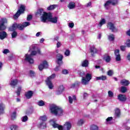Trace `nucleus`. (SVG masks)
<instances>
[{"instance_id": "nucleus-7", "label": "nucleus", "mask_w": 130, "mask_h": 130, "mask_svg": "<svg viewBox=\"0 0 130 130\" xmlns=\"http://www.w3.org/2000/svg\"><path fill=\"white\" fill-rule=\"evenodd\" d=\"M90 80H92V74L87 73L85 75V78L82 79L81 83L83 85H87Z\"/></svg>"}, {"instance_id": "nucleus-23", "label": "nucleus", "mask_w": 130, "mask_h": 130, "mask_svg": "<svg viewBox=\"0 0 130 130\" xmlns=\"http://www.w3.org/2000/svg\"><path fill=\"white\" fill-rule=\"evenodd\" d=\"M120 84L122 85V86H127L128 85H129V81L125 79H123L121 80Z\"/></svg>"}, {"instance_id": "nucleus-21", "label": "nucleus", "mask_w": 130, "mask_h": 130, "mask_svg": "<svg viewBox=\"0 0 130 130\" xmlns=\"http://www.w3.org/2000/svg\"><path fill=\"white\" fill-rule=\"evenodd\" d=\"M110 5H111V4L110 3V1L108 0L106 2L105 4L104 5V7L106 10H109V9H110Z\"/></svg>"}, {"instance_id": "nucleus-24", "label": "nucleus", "mask_w": 130, "mask_h": 130, "mask_svg": "<svg viewBox=\"0 0 130 130\" xmlns=\"http://www.w3.org/2000/svg\"><path fill=\"white\" fill-rule=\"evenodd\" d=\"M68 8H69L70 10H73V9H75V8H76V3L74 2L69 3V5H68Z\"/></svg>"}, {"instance_id": "nucleus-29", "label": "nucleus", "mask_w": 130, "mask_h": 130, "mask_svg": "<svg viewBox=\"0 0 130 130\" xmlns=\"http://www.w3.org/2000/svg\"><path fill=\"white\" fill-rule=\"evenodd\" d=\"M112 6H116L118 4V0H109Z\"/></svg>"}, {"instance_id": "nucleus-9", "label": "nucleus", "mask_w": 130, "mask_h": 130, "mask_svg": "<svg viewBox=\"0 0 130 130\" xmlns=\"http://www.w3.org/2000/svg\"><path fill=\"white\" fill-rule=\"evenodd\" d=\"M48 62L46 60H44L42 62V63H41L39 66V71H42L44 69H48Z\"/></svg>"}, {"instance_id": "nucleus-3", "label": "nucleus", "mask_w": 130, "mask_h": 130, "mask_svg": "<svg viewBox=\"0 0 130 130\" xmlns=\"http://www.w3.org/2000/svg\"><path fill=\"white\" fill-rule=\"evenodd\" d=\"M36 54H37V51L35 50L32 51L30 54H26L25 55V60L30 64L34 63V59L32 58V56L36 55Z\"/></svg>"}, {"instance_id": "nucleus-8", "label": "nucleus", "mask_w": 130, "mask_h": 130, "mask_svg": "<svg viewBox=\"0 0 130 130\" xmlns=\"http://www.w3.org/2000/svg\"><path fill=\"white\" fill-rule=\"evenodd\" d=\"M51 15V13H47L45 12L41 16V21L43 22V23H46V21H47V20H49V18H50Z\"/></svg>"}, {"instance_id": "nucleus-45", "label": "nucleus", "mask_w": 130, "mask_h": 130, "mask_svg": "<svg viewBox=\"0 0 130 130\" xmlns=\"http://www.w3.org/2000/svg\"><path fill=\"white\" fill-rule=\"evenodd\" d=\"M18 126L16 125H12L10 126V129L11 130H16L18 129Z\"/></svg>"}, {"instance_id": "nucleus-15", "label": "nucleus", "mask_w": 130, "mask_h": 130, "mask_svg": "<svg viewBox=\"0 0 130 130\" xmlns=\"http://www.w3.org/2000/svg\"><path fill=\"white\" fill-rule=\"evenodd\" d=\"M25 96L26 99H30L33 96V91L29 90L25 93Z\"/></svg>"}, {"instance_id": "nucleus-14", "label": "nucleus", "mask_w": 130, "mask_h": 130, "mask_svg": "<svg viewBox=\"0 0 130 130\" xmlns=\"http://www.w3.org/2000/svg\"><path fill=\"white\" fill-rule=\"evenodd\" d=\"M103 59L105 60L106 62H110L111 61V57L108 54H105L103 56Z\"/></svg>"}, {"instance_id": "nucleus-11", "label": "nucleus", "mask_w": 130, "mask_h": 130, "mask_svg": "<svg viewBox=\"0 0 130 130\" xmlns=\"http://www.w3.org/2000/svg\"><path fill=\"white\" fill-rule=\"evenodd\" d=\"M44 9L43 8L38 9L37 12H35V16L37 18H40L44 13Z\"/></svg>"}, {"instance_id": "nucleus-44", "label": "nucleus", "mask_w": 130, "mask_h": 130, "mask_svg": "<svg viewBox=\"0 0 130 130\" xmlns=\"http://www.w3.org/2000/svg\"><path fill=\"white\" fill-rule=\"evenodd\" d=\"M35 72L32 70H30L29 71V76L30 77H31V78H34V77H35Z\"/></svg>"}, {"instance_id": "nucleus-25", "label": "nucleus", "mask_w": 130, "mask_h": 130, "mask_svg": "<svg viewBox=\"0 0 130 130\" xmlns=\"http://www.w3.org/2000/svg\"><path fill=\"white\" fill-rule=\"evenodd\" d=\"M77 74L79 75V77H81L82 79L84 78V77L86 76L85 72L83 71V70H79L77 72Z\"/></svg>"}, {"instance_id": "nucleus-51", "label": "nucleus", "mask_w": 130, "mask_h": 130, "mask_svg": "<svg viewBox=\"0 0 130 130\" xmlns=\"http://www.w3.org/2000/svg\"><path fill=\"white\" fill-rule=\"evenodd\" d=\"M60 58H62V59H63V56L60 53L57 54V59H59Z\"/></svg>"}, {"instance_id": "nucleus-36", "label": "nucleus", "mask_w": 130, "mask_h": 130, "mask_svg": "<svg viewBox=\"0 0 130 130\" xmlns=\"http://www.w3.org/2000/svg\"><path fill=\"white\" fill-rule=\"evenodd\" d=\"M56 63L58 65L59 67H60L63 63V62L62 61V58L60 59H57V60L56 61Z\"/></svg>"}, {"instance_id": "nucleus-27", "label": "nucleus", "mask_w": 130, "mask_h": 130, "mask_svg": "<svg viewBox=\"0 0 130 130\" xmlns=\"http://www.w3.org/2000/svg\"><path fill=\"white\" fill-rule=\"evenodd\" d=\"M40 119L41 120V122H45V121L47 120V116H46V115L40 116Z\"/></svg>"}, {"instance_id": "nucleus-48", "label": "nucleus", "mask_w": 130, "mask_h": 130, "mask_svg": "<svg viewBox=\"0 0 130 130\" xmlns=\"http://www.w3.org/2000/svg\"><path fill=\"white\" fill-rule=\"evenodd\" d=\"M116 60L117 61H120V60H121V58L120 57V54H118L116 55Z\"/></svg>"}, {"instance_id": "nucleus-12", "label": "nucleus", "mask_w": 130, "mask_h": 130, "mask_svg": "<svg viewBox=\"0 0 130 130\" xmlns=\"http://www.w3.org/2000/svg\"><path fill=\"white\" fill-rule=\"evenodd\" d=\"M90 52L91 56H92V57H94L95 54H97L98 53L97 49H96L94 46L91 47L90 48Z\"/></svg>"}, {"instance_id": "nucleus-46", "label": "nucleus", "mask_w": 130, "mask_h": 130, "mask_svg": "<svg viewBox=\"0 0 130 130\" xmlns=\"http://www.w3.org/2000/svg\"><path fill=\"white\" fill-rule=\"evenodd\" d=\"M22 26H23V28H25V27H27V26H30V22H24L22 23Z\"/></svg>"}, {"instance_id": "nucleus-6", "label": "nucleus", "mask_w": 130, "mask_h": 130, "mask_svg": "<svg viewBox=\"0 0 130 130\" xmlns=\"http://www.w3.org/2000/svg\"><path fill=\"white\" fill-rule=\"evenodd\" d=\"M5 24H8V19L2 18L0 19V31H5L7 29V26Z\"/></svg>"}, {"instance_id": "nucleus-10", "label": "nucleus", "mask_w": 130, "mask_h": 130, "mask_svg": "<svg viewBox=\"0 0 130 130\" xmlns=\"http://www.w3.org/2000/svg\"><path fill=\"white\" fill-rule=\"evenodd\" d=\"M108 27H110V30H111L112 32H118V29L114 26V24L112 22L108 23Z\"/></svg>"}, {"instance_id": "nucleus-13", "label": "nucleus", "mask_w": 130, "mask_h": 130, "mask_svg": "<svg viewBox=\"0 0 130 130\" xmlns=\"http://www.w3.org/2000/svg\"><path fill=\"white\" fill-rule=\"evenodd\" d=\"M126 99V96L124 94H120L118 95V100L121 101V102H125Z\"/></svg>"}, {"instance_id": "nucleus-35", "label": "nucleus", "mask_w": 130, "mask_h": 130, "mask_svg": "<svg viewBox=\"0 0 130 130\" xmlns=\"http://www.w3.org/2000/svg\"><path fill=\"white\" fill-rule=\"evenodd\" d=\"M16 117L17 112L15 111L11 114V120H15Z\"/></svg>"}, {"instance_id": "nucleus-37", "label": "nucleus", "mask_w": 130, "mask_h": 130, "mask_svg": "<svg viewBox=\"0 0 130 130\" xmlns=\"http://www.w3.org/2000/svg\"><path fill=\"white\" fill-rule=\"evenodd\" d=\"M115 114L116 116H117V117H119L120 116V110L119 109H117L115 111Z\"/></svg>"}, {"instance_id": "nucleus-49", "label": "nucleus", "mask_w": 130, "mask_h": 130, "mask_svg": "<svg viewBox=\"0 0 130 130\" xmlns=\"http://www.w3.org/2000/svg\"><path fill=\"white\" fill-rule=\"evenodd\" d=\"M27 120H28V116L25 115V116L22 117V121L23 122H26V121H27Z\"/></svg>"}, {"instance_id": "nucleus-54", "label": "nucleus", "mask_w": 130, "mask_h": 130, "mask_svg": "<svg viewBox=\"0 0 130 130\" xmlns=\"http://www.w3.org/2000/svg\"><path fill=\"white\" fill-rule=\"evenodd\" d=\"M107 75L111 77L113 75V71L112 70H109L107 72Z\"/></svg>"}, {"instance_id": "nucleus-26", "label": "nucleus", "mask_w": 130, "mask_h": 130, "mask_svg": "<svg viewBox=\"0 0 130 130\" xmlns=\"http://www.w3.org/2000/svg\"><path fill=\"white\" fill-rule=\"evenodd\" d=\"M89 66V61L88 60H84L82 63V67L87 68Z\"/></svg>"}, {"instance_id": "nucleus-39", "label": "nucleus", "mask_w": 130, "mask_h": 130, "mask_svg": "<svg viewBox=\"0 0 130 130\" xmlns=\"http://www.w3.org/2000/svg\"><path fill=\"white\" fill-rule=\"evenodd\" d=\"M108 39L110 41H114V39H115V38L114 37V35L111 34V35L109 36Z\"/></svg>"}, {"instance_id": "nucleus-58", "label": "nucleus", "mask_w": 130, "mask_h": 130, "mask_svg": "<svg viewBox=\"0 0 130 130\" xmlns=\"http://www.w3.org/2000/svg\"><path fill=\"white\" fill-rule=\"evenodd\" d=\"M58 125H59V124L56 123H54L52 125V126L53 127H54V128H57L58 127Z\"/></svg>"}, {"instance_id": "nucleus-17", "label": "nucleus", "mask_w": 130, "mask_h": 130, "mask_svg": "<svg viewBox=\"0 0 130 130\" xmlns=\"http://www.w3.org/2000/svg\"><path fill=\"white\" fill-rule=\"evenodd\" d=\"M7 36L8 34H7V32L5 31H0V39H1V40H4L5 38H7Z\"/></svg>"}, {"instance_id": "nucleus-63", "label": "nucleus", "mask_w": 130, "mask_h": 130, "mask_svg": "<svg viewBox=\"0 0 130 130\" xmlns=\"http://www.w3.org/2000/svg\"><path fill=\"white\" fill-rule=\"evenodd\" d=\"M58 129H59V130H63V128H64V127H63V126H62V125H59L58 126Z\"/></svg>"}, {"instance_id": "nucleus-57", "label": "nucleus", "mask_w": 130, "mask_h": 130, "mask_svg": "<svg viewBox=\"0 0 130 130\" xmlns=\"http://www.w3.org/2000/svg\"><path fill=\"white\" fill-rule=\"evenodd\" d=\"M113 119L112 117H109L106 119L107 122H109V121H111Z\"/></svg>"}, {"instance_id": "nucleus-43", "label": "nucleus", "mask_w": 130, "mask_h": 130, "mask_svg": "<svg viewBox=\"0 0 130 130\" xmlns=\"http://www.w3.org/2000/svg\"><path fill=\"white\" fill-rule=\"evenodd\" d=\"M108 96L110 98H113V97L114 96V94H113V92H112L111 90H109L108 92Z\"/></svg>"}, {"instance_id": "nucleus-62", "label": "nucleus", "mask_w": 130, "mask_h": 130, "mask_svg": "<svg viewBox=\"0 0 130 130\" xmlns=\"http://www.w3.org/2000/svg\"><path fill=\"white\" fill-rule=\"evenodd\" d=\"M120 50L122 51H125V46H121L120 47Z\"/></svg>"}, {"instance_id": "nucleus-18", "label": "nucleus", "mask_w": 130, "mask_h": 130, "mask_svg": "<svg viewBox=\"0 0 130 130\" xmlns=\"http://www.w3.org/2000/svg\"><path fill=\"white\" fill-rule=\"evenodd\" d=\"M49 22H51L53 24H56L57 23V17H55L52 18V15L51 14V17L49 18Z\"/></svg>"}, {"instance_id": "nucleus-61", "label": "nucleus", "mask_w": 130, "mask_h": 130, "mask_svg": "<svg viewBox=\"0 0 130 130\" xmlns=\"http://www.w3.org/2000/svg\"><path fill=\"white\" fill-rule=\"evenodd\" d=\"M88 94L86 93V92H84L83 95V99H86V98H87V97H88Z\"/></svg>"}, {"instance_id": "nucleus-34", "label": "nucleus", "mask_w": 130, "mask_h": 130, "mask_svg": "<svg viewBox=\"0 0 130 130\" xmlns=\"http://www.w3.org/2000/svg\"><path fill=\"white\" fill-rule=\"evenodd\" d=\"M90 130H99V127L96 125H91L90 127Z\"/></svg>"}, {"instance_id": "nucleus-33", "label": "nucleus", "mask_w": 130, "mask_h": 130, "mask_svg": "<svg viewBox=\"0 0 130 130\" xmlns=\"http://www.w3.org/2000/svg\"><path fill=\"white\" fill-rule=\"evenodd\" d=\"M56 8V5H50L48 7H47V10L48 11H51L52 10H54Z\"/></svg>"}, {"instance_id": "nucleus-20", "label": "nucleus", "mask_w": 130, "mask_h": 130, "mask_svg": "<svg viewBox=\"0 0 130 130\" xmlns=\"http://www.w3.org/2000/svg\"><path fill=\"white\" fill-rule=\"evenodd\" d=\"M38 127H39V128L45 129V128H46V123H45V122H41L40 124L38 125Z\"/></svg>"}, {"instance_id": "nucleus-16", "label": "nucleus", "mask_w": 130, "mask_h": 130, "mask_svg": "<svg viewBox=\"0 0 130 130\" xmlns=\"http://www.w3.org/2000/svg\"><path fill=\"white\" fill-rule=\"evenodd\" d=\"M64 91V87L63 85H60L58 90L56 91V95H60Z\"/></svg>"}, {"instance_id": "nucleus-28", "label": "nucleus", "mask_w": 130, "mask_h": 130, "mask_svg": "<svg viewBox=\"0 0 130 130\" xmlns=\"http://www.w3.org/2000/svg\"><path fill=\"white\" fill-rule=\"evenodd\" d=\"M5 111V106L4 105V104L1 103L0 104V113H4Z\"/></svg>"}, {"instance_id": "nucleus-47", "label": "nucleus", "mask_w": 130, "mask_h": 130, "mask_svg": "<svg viewBox=\"0 0 130 130\" xmlns=\"http://www.w3.org/2000/svg\"><path fill=\"white\" fill-rule=\"evenodd\" d=\"M106 20L104 18H103L101 21L99 23V25H100V26H102V25H104V24H105L106 23Z\"/></svg>"}, {"instance_id": "nucleus-2", "label": "nucleus", "mask_w": 130, "mask_h": 130, "mask_svg": "<svg viewBox=\"0 0 130 130\" xmlns=\"http://www.w3.org/2000/svg\"><path fill=\"white\" fill-rule=\"evenodd\" d=\"M26 11V6L24 5H21L18 10L15 13V15H13V18L14 20H17L22 14H24Z\"/></svg>"}, {"instance_id": "nucleus-22", "label": "nucleus", "mask_w": 130, "mask_h": 130, "mask_svg": "<svg viewBox=\"0 0 130 130\" xmlns=\"http://www.w3.org/2000/svg\"><path fill=\"white\" fill-rule=\"evenodd\" d=\"M10 85L13 88H15V87L18 85V79H14L11 81Z\"/></svg>"}, {"instance_id": "nucleus-4", "label": "nucleus", "mask_w": 130, "mask_h": 130, "mask_svg": "<svg viewBox=\"0 0 130 130\" xmlns=\"http://www.w3.org/2000/svg\"><path fill=\"white\" fill-rule=\"evenodd\" d=\"M17 29L20 30V31H23L24 30V26L23 24H18L16 22L14 23L11 26L9 27V31H16Z\"/></svg>"}, {"instance_id": "nucleus-1", "label": "nucleus", "mask_w": 130, "mask_h": 130, "mask_svg": "<svg viewBox=\"0 0 130 130\" xmlns=\"http://www.w3.org/2000/svg\"><path fill=\"white\" fill-rule=\"evenodd\" d=\"M50 111L55 116H61L63 114V110L56 105L53 104L50 106Z\"/></svg>"}, {"instance_id": "nucleus-30", "label": "nucleus", "mask_w": 130, "mask_h": 130, "mask_svg": "<svg viewBox=\"0 0 130 130\" xmlns=\"http://www.w3.org/2000/svg\"><path fill=\"white\" fill-rule=\"evenodd\" d=\"M96 79L98 80H102V81H105V80L107 79V77L105 76L102 75V76L100 77H96Z\"/></svg>"}, {"instance_id": "nucleus-31", "label": "nucleus", "mask_w": 130, "mask_h": 130, "mask_svg": "<svg viewBox=\"0 0 130 130\" xmlns=\"http://www.w3.org/2000/svg\"><path fill=\"white\" fill-rule=\"evenodd\" d=\"M10 31L12 32V33L11 34L12 38H16V37L18 36V32H17L16 30H13Z\"/></svg>"}, {"instance_id": "nucleus-59", "label": "nucleus", "mask_w": 130, "mask_h": 130, "mask_svg": "<svg viewBox=\"0 0 130 130\" xmlns=\"http://www.w3.org/2000/svg\"><path fill=\"white\" fill-rule=\"evenodd\" d=\"M126 45L127 47H130V40H127L126 41Z\"/></svg>"}, {"instance_id": "nucleus-60", "label": "nucleus", "mask_w": 130, "mask_h": 130, "mask_svg": "<svg viewBox=\"0 0 130 130\" xmlns=\"http://www.w3.org/2000/svg\"><path fill=\"white\" fill-rule=\"evenodd\" d=\"M73 98H72V96H69V103L70 104H73Z\"/></svg>"}, {"instance_id": "nucleus-38", "label": "nucleus", "mask_w": 130, "mask_h": 130, "mask_svg": "<svg viewBox=\"0 0 130 130\" xmlns=\"http://www.w3.org/2000/svg\"><path fill=\"white\" fill-rule=\"evenodd\" d=\"M21 91H22V87L19 86L17 88V90L16 91L17 96H20V95H21Z\"/></svg>"}, {"instance_id": "nucleus-42", "label": "nucleus", "mask_w": 130, "mask_h": 130, "mask_svg": "<svg viewBox=\"0 0 130 130\" xmlns=\"http://www.w3.org/2000/svg\"><path fill=\"white\" fill-rule=\"evenodd\" d=\"M38 105H39V106H44L45 103H44V101L41 100L38 102Z\"/></svg>"}, {"instance_id": "nucleus-41", "label": "nucleus", "mask_w": 130, "mask_h": 130, "mask_svg": "<svg viewBox=\"0 0 130 130\" xmlns=\"http://www.w3.org/2000/svg\"><path fill=\"white\" fill-rule=\"evenodd\" d=\"M121 93H125L126 91H127V88L125 86H122L121 87Z\"/></svg>"}, {"instance_id": "nucleus-64", "label": "nucleus", "mask_w": 130, "mask_h": 130, "mask_svg": "<svg viewBox=\"0 0 130 130\" xmlns=\"http://www.w3.org/2000/svg\"><path fill=\"white\" fill-rule=\"evenodd\" d=\"M114 54L116 55H118V54H119V49L115 50L114 51Z\"/></svg>"}, {"instance_id": "nucleus-53", "label": "nucleus", "mask_w": 130, "mask_h": 130, "mask_svg": "<svg viewBox=\"0 0 130 130\" xmlns=\"http://www.w3.org/2000/svg\"><path fill=\"white\" fill-rule=\"evenodd\" d=\"M33 18V16H32V15H27L26 20L27 21H31V20H32Z\"/></svg>"}, {"instance_id": "nucleus-19", "label": "nucleus", "mask_w": 130, "mask_h": 130, "mask_svg": "<svg viewBox=\"0 0 130 130\" xmlns=\"http://www.w3.org/2000/svg\"><path fill=\"white\" fill-rule=\"evenodd\" d=\"M63 128H66L67 130H70L72 128V124L70 122H66L64 124Z\"/></svg>"}, {"instance_id": "nucleus-55", "label": "nucleus", "mask_w": 130, "mask_h": 130, "mask_svg": "<svg viewBox=\"0 0 130 130\" xmlns=\"http://www.w3.org/2000/svg\"><path fill=\"white\" fill-rule=\"evenodd\" d=\"M33 113V110L32 109H29L28 111H26V114H31Z\"/></svg>"}, {"instance_id": "nucleus-32", "label": "nucleus", "mask_w": 130, "mask_h": 130, "mask_svg": "<svg viewBox=\"0 0 130 130\" xmlns=\"http://www.w3.org/2000/svg\"><path fill=\"white\" fill-rule=\"evenodd\" d=\"M80 82L76 81L71 85V88H75V87H79L80 86Z\"/></svg>"}, {"instance_id": "nucleus-5", "label": "nucleus", "mask_w": 130, "mask_h": 130, "mask_svg": "<svg viewBox=\"0 0 130 130\" xmlns=\"http://www.w3.org/2000/svg\"><path fill=\"white\" fill-rule=\"evenodd\" d=\"M55 78V74L53 73L51 76H49L47 79L45 80L46 84L48 86L49 88L52 89H53V84L51 82V80H53Z\"/></svg>"}, {"instance_id": "nucleus-50", "label": "nucleus", "mask_w": 130, "mask_h": 130, "mask_svg": "<svg viewBox=\"0 0 130 130\" xmlns=\"http://www.w3.org/2000/svg\"><path fill=\"white\" fill-rule=\"evenodd\" d=\"M71 54V51L70 50L67 49L64 52V54L66 55V56H70V54Z\"/></svg>"}, {"instance_id": "nucleus-56", "label": "nucleus", "mask_w": 130, "mask_h": 130, "mask_svg": "<svg viewBox=\"0 0 130 130\" xmlns=\"http://www.w3.org/2000/svg\"><path fill=\"white\" fill-rule=\"evenodd\" d=\"M3 53L4 54H7V53H10V50L9 49H5L3 51Z\"/></svg>"}, {"instance_id": "nucleus-40", "label": "nucleus", "mask_w": 130, "mask_h": 130, "mask_svg": "<svg viewBox=\"0 0 130 130\" xmlns=\"http://www.w3.org/2000/svg\"><path fill=\"white\" fill-rule=\"evenodd\" d=\"M84 120L80 119L77 122V125L82 126L83 124H84Z\"/></svg>"}, {"instance_id": "nucleus-52", "label": "nucleus", "mask_w": 130, "mask_h": 130, "mask_svg": "<svg viewBox=\"0 0 130 130\" xmlns=\"http://www.w3.org/2000/svg\"><path fill=\"white\" fill-rule=\"evenodd\" d=\"M62 74H63V75H68V74H69V71L67 69H63L62 70Z\"/></svg>"}]
</instances>
